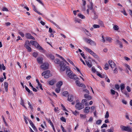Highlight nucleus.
I'll use <instances>...</instances> for the list:
<instances>
[{"label":"nucleus","instance_id":"0e129e2a","mask_svg":"<svg viewBox=\"0 0 132 132\" xmlns=\"http://www.w3.org/2000/svg\"><path fill=\"white\" fill-rule=\"evenodd\" d=\"M112 129H113V128H112V129H111H111H108L107 130V131L108 132H113V131Z\"/></svg>","mask_w":132,"mask_h":132},{"label":"nucleus","instance_id":"2f4dec72","mask_svg":"<svg viewBox=\"0 0 132 132\" xmlns=\"http://www.w3.org/2000/svg\"><path fill=\"white\" fill-rule=\"evenodd\" d=\"M102 122V120H101L99 119L96 121V124L98 125H100Z\"/></svg>","mask_w":132,"mask_h":132},{"label":"nucleus","instance_id":"5fc2aeb1","mask_svg":"<svg viewBox=\"0 0 132 132\" xmlns=\"http://www.w3.org/2000/svg\"><path fill=\"white\" fill-rule=\"evenodd\" d=\"M61 106L62 107V109L68 112L67 109L65 108V106H64L63 105V104H61Z\"/></svg>","mask_w":132,"mask_h":132},{"label":"nucleus","instance_id":"4c0bfd02","mask_svg":"<svg viewBox=\"0 0 132 132\" xmlns=\"http://www.w3.org/2000/svg\"><path fill=\"white\" fill-rule=\"evenodd\" d=\"M93 12L94 13V16L93 18V19L94 20H95L97 18V15L96 13V12L95 11H94Z\"/></svg>","mask_w":132,"mask_h":132},{"label":"nucleus","instance_id":"69168bd1","mask_svg":"<svg viewBox=\"0 0 132 132\" xmlns=\"http://www.w3.org/2000/svg\"><path fill=\"white\" fill-rule=\"evenodd\" d=\"M61 127L62 130L63 131V132H67V131L66 130H65L64 128V127H63V126L62 125H61Z\"/></svg>","mask_w":132,"mask_h":132},{"label":"nucleus","instance_id":"aec40b11","mask_svg":"<svg viewBox=\"0 0 132 132\" xmlns=\"http://www.w3.org/2000/svg\"><path fill=\"white\" fill-rule=\"evenodd\" d=\"M90 109L89 107H86L84 109V112L85 113H87L89 112V110Z\"/></svg>","mask_w":132,"mask_h":132},{"label":"nucleus","instance_id":"e2e57ef3","mask_svg":"<svg viewBox=\"0 0 132 132\" xmlns=\"http://www.w3.org/2000/svg\"><path fill=\"white\" fill-rule=\"evenodd\" d=\"M60 58L63 60L65 62L68 64V63L67 61L63 58V57L62 56H60Z\"/></svg>","mask_w":132,"mask_h":132},{"label":"nucleus","instance_id":"774afa93","mask_svg":"<svg viewBox=\"0 0 132 132\" xmlns=\"http://www.w3.org/2000/svg\"><path fill=\"white\" fill-rule=\"evenodd\" d=\"M5 25L7 26H10L11 24V23L9 22H6L5 23Z\"/></svg>","mask_w":132,"mask_h":132},{"label":"nucleus","instance_id":"864d4df0","mask_svg":"<svg viewBox=\"0 0 132 132\" xmlns=\"http://www.w3.org/2000/svg\"><path fill=\"white\" fill-rule=\"evenodd\" d=\"M111 94L112 95L114 94L116 92L113 89H111Z\"/></svg>","mask_w":132,"mask_h":132},{"label":"nucleus","instance_id":"bb28decb","mask_svg":"<svg viewBox=\"0 0 132 132\" xmlns=\"http://www.w3.org/2000/svg\"><path fill=\"white\" fill-rule=\"evenodd\" d=\"M90 6H88V9L90 10H92L93 8V3L92 2H90Z\"/></svg>","mask_w":132,"mask_h":132},{"label":"nucleus","instance_id":"f704fd0d","mask_svg":"<svg viewBox=\"0 0 132 132\" xmlns=\"http://www.w3.org/2000/svg\"><path fill=\"white\" fill-rule=\"evenodd\" d=\"M109 117V112L107 111L106 112L105 114V118L106 119H108Z\"/></svg>","mask_w":132,"mask_h":132},{"label":"nucleus","instance_id":"09e8293b","mask_svg":"<svg viewBox=\"0 0 132 132\" xmlns=\"http://www.w3.org/2000/svg\"><path fill=\"white\" fill-rule=\"evenodd\" d=\"M125 65L126 67L130 71L131 70L130 67V66L129 65L127 64H125Z\"/></svg>","mask_w":132,"mask_h":132},{"label":"nucleus","instance_id":"f8f14e48","mask_svg":"<svg viewBox=\"0 0 132 132\" xmlns=\"http://www.w3.org/2000/svg\"><path fill=\"white\" fill-rule=\"evenodd\" d=\"M86 51H87L91 54L93 55L94 52L93 51L91 50L88 48L87 47H85L84 48Z\"/></svg>","mask_w":132,"mask_h":132},{"label":"nucleus","instance_id":"37998d69","mask_svg":"<svg viewBox=\"0 0 132 132\" xmlns=\"http://www.w3.org/2000/svg\"><path fill=\"white\" fill-rule=\"evenodd\" d=\"M60 120L61 121H62L65 122H66V121L65 118L62 116L60 118Z\"/></svg>","mask_w":132,"mask_h":132},{"label":"nucleus","instance_id":"bf43d9fd","mask_svg":"<svg viewBox=\"0 0 132 132\" xmlns=\"http://www.w3.org/2000/svg\"><path fill=\"white\" fill-rule=\"evenodd\" d=\"M67 60L69 62V63L70 64H71L72 65H73L74 64L73 62L72 61H71V60H70L69 59H67Z\"/></svg>","mask_w":132,"mask_h":132},{"label":"nucleus","instance_id":"39448f33","mask_svg":"<svg viewBox=\"0 0 132 132\" xmlns=\"http://www.w3.org/2000/svg\"><path fill=\"white\" fill-rule=\"evenodd\" d=\"M67 73L69 77L71 79H73L75 80L79 79L77 77L76 75L72 74V72L70 70V71H69L68 73Z\"/></svg>","mask_w":132,"mask_h":132},{"label":"nucleus","instance_id":"2eb2a0df","mask_svg":"<svg viewBox=\"0 0 132 132\" xmlns=\"http://www.w3.org/2000/svg\"><path fill=\"white\" fill-rule=\"evenodd\" d=\"M56 81L55 79H52L49 82V84L51 85H53L55 82Z\"/></svg>","mask_w":132,"mask_h":132},{"label":"nucleus","instance_id":"4be33fe9","mask_svg":"<svg viewBox=\"0 0 132 132\" xmlns=\"http://www.w3.org/2000/svg\"><path fill=\"white\" fill-rule=\"evenodd\" d=\"M37 60L39 63H42L43 62V59L42 57H38L37 59Z\"/></svg>","mask_w":132,"mask_h":132},{"label":"nucleus","instance_id":"20e7f679","mask_svg":"<svg viewBox=\"0 0 132 132\" xmlns=\"http://www.w3.org/2000/svg\"><path fill=\"white\" fill-rule=\"evenodd\" d=\"M76 104L75 106L76 108L78 110H80L84 108V105L79 102V101L77 100L76 101Z\"/></svg>","mask_w":132,"mask_h":132},{"label":"nucleus","instance_id":"dca6fc26","mask_svg":"<svg viewBox=\"0 0 132 132\" xmlns=\"http://www.w3.org/2000/svg\"><path fill=\"white\" fill-rule=\"evenodd\" d=\"M85 97L88 100H90L92 99V97L90 96L87 94H85L84 95Z\"/></svg>","mask_w":132,"mask_h":132},{"label":"nucleus","instance_id":"7ed1b4c3","mask_svg":"<svg viewBox=\"0 0 132 132\" xmlns=\"http://www.w3.org/2000/svg\"><path fill=\"white\" fill-rule=\"evenodd\" d=\"M120 127L121 130L122 131H127L128 132H132V127H131L130 126H121Z\"/></svg>","mask_w":132,"mask_h":132},{"label":"nucleus","instance_id":"b1692460","mask_svg":"<svg viewBox=\"0 0 132 132\" xmlns=\"http://www.w3.org/2000/svg\"><path fill=\"white\" fill-rule=\"evenodd\" d=\"M27 102L28 104L29 105V108H30L32 111L34 109L33 106L31 105L29 101H28Z\"/></svg>","mask_w":132,"mask_h":132},{"label":"nucleus","instance_id":"c9c22d12","mask_svg":"<svg viewBox=\"0 0 132 132\" xmlns=\"http://www.w3.org/2000/svg\"><path fill=\"white\" fill-rule=\"evenodd\" d=\"M82 103L83 104H84L85 105H87V100L86 99H83L82 101Z\"/></svg>","mask_w":132,"mask_h":132},{"label":"nucleus","instance_id":"c03bdc74","mask_svg":"<svg viewBox=\"0 0 132 132\" xmlns=\"http://www.w3.org/2000/svg\"><path fill=\"white\" fill-rule=\"evenodd\" d=\"M93 28H98L100 27V26L98 25L94 24L93 26Z\"/></svg>","mask_w":132,"mask_h":132},{"label":"nucleus","instance_id":"3c124183","mask_svg":"<svg viewBox=\"0 0 132 132\" xmlns=\"http://www.w3.org/2000/svg\"><path fill=\"white\" fill-rule=\"evenodd\" d=\"M107 126V125L105 123H104L103 124V125L101 126V128H102L104 127H106Z\"/></svg>","mask_w":132,"mask_h":132},{"label":"nucleus","instance_id":"393cba45","mask_svg":"<svg viewBox=\"0 0 132 132\" xmlns=\"http://www.w3.org/2000/svg\"><path fill=\"white\" fill-rule=\"evenodd\" d=\"M24 87L25 88L26 90L29 93L31 94L32 93V91H31L25 85Z\"/></svg>","mask_w":132,"mask_h":132},{"label":"nucleus","instance_id":"ddd939ff","mask_svg":"<svg viewBox=\"0 0 132 132\" xmlns=\"http://www.w3.org/2000/svg\"><path fill=\"white\" fill-rule=\"evenodd\" d=\"M4 86L5 91L6 92H7L8 90V82H5L4 83Z\"/></svg>","mask_w":132,"mask_h":132},{"label":"nucleus","instance_id":"6ab92c4d","mask_svg":"<svg viewBox=\"0 0 132 132\" xmlns=\"http://www.w3.org/2000/svg\"><path fill=\"white\" fill-rule=\"evenodd\" d=\"M120 89L121 92H122L125 88V85L123 84H122L120 85Z\"/></svg>","mask_w":132,"mask_h":132},{"label":"nucleus","instance_id":"cd10ccee","mask_svg":"<svg viewBox=\"0 0 132 132\" xmlns=\"http://www.w3.org/2000/svg\"><path fill=\"white\" fill-rule=\"evenodd\" d=\"M78 16L81 19H85V17L83 15H82L81 14H78Z\"/></svg>","mask_w":132,"mask_h":132},{"label":"nucleus","instance_id":"a19ab883","mask_svg":"<svg viewBox=\"0 0 132 132\" xmlns=\"http://www.w3.org/2000/svg\"><path fill=\"white\" fill-rule=\"evenodd\" d=\"M104 69L105 70H107L109 69V65L108 63H106L104 66Z\"/></svg>","mask_w":132,"mask_h":132},{"label":"nucleus","instance_id":"f03ea898","mask_svg":"<svg viewBox=\"0 0 132 132\" xmlns=\"http://www.w3.org/2000/svg\"><path fill=\"white\" fill-rule=\"evenodd\" d=\"M60 70L62 71H64L66 69V73H68L69 71H70V68L69 66H66V64L63 61H60Z\"/></svg>","mask_w":132,"mask_h":132},{"label":"nucleus","instance_id":"603ef678","mask_svg":"<svg viewBox=\"0 0 132 132\" xmlns=\"http://www.w3.org/2000/svg\"><path fill=\"white\" fill-rule=\"evenodd\" d=\"M115 87L117 90H119L120 88V87L118 84L115 85Z\"/></svg>","mask_w":132,"mask_h":132},{"label":"nucleus","instance_id":"13d9d810","mask_svg":"<svg viewBox=\"0 0 132 132\" xmlns=\"http://www.w3.org/2000/svg\"><path fill=\"white\" fill-rule=\"evenodd\" d=\"M80 116L82 118H85L86 117V115H83L82 114H80Z\"/></svg>","mask_w":132,"mask_h":132},{"label":"nucleus","instance_id":"f3484780","mask_svg":"<svg viewBox=\"0 0 132 132\" xmlns=\"http://www.w3.org/2000/svg\"><path fill=\"white\" fill-rule=\"evenodd\" d=\"M76 83L77 85L79 87H82L84 85V84H81L80 82L78 81L77 80L76 81Z\"/></svg>","mask_w":132,"mask_h":132},{"label":"nucleus","instance_id":"a18cd8bd","mask_svg":"<svg viewBox=\"0 0 132 132\" xmlns=\"http://www.w3.org/2000/svg\"><path fill=\"white\" fill-rule=\"evenodd\" d=\"M61 90L60 88H57L55 90V91L57 93H59Z\"/></svg>","mask_w":132,"mask_h":132},{"label":"nucleus","instance_id":"72a5a7b5","mask_svg":"<svg viewBox=\"0 0 132 132\" xmlns=\"http://www.w3.org/2000/svg\"><path fill=\"white\" fill-rule=\"evenodd\" d=\"M120 12L125 15H127V13H126L125 11V9L124 8L123 9V11H121Z\"/></svg>","mask_w":132,"mask_h":132},{"label":"nucleus","instance_id":"a878e982","mask_svg":"<svg viewBox=\"0 0 132 132\" xmlns=\"http://www.w3.org/2000/svg\"><path fill=\"white\" fill-rule=\"evenodd\" d=\"M47 20L48 21H50V22H51V23H52L54 25L56 26V27H57V28H59V26L58 25H57V24H56L54 22H53V21H51V20H50V19H47Z\"/></svg>","mask_w":132,"mask_h":132},{"label":"nucleus","instance_id":"1a4fd4ad","mask_svg":"<svg viewBox=\"0 0 132 132\" xmlns=\"http://www.w3.org/2000/svg\"><path fill=\"white\" fill-rule=\"evenodd\" d=\"M25 37L26 38L28 39H31L33 40H35V38L31 34L29 33H27L25 34Z\"/></svg>","mask_w":132,"mask_h":132},{"label":"nucleus","instance_id":"4468645a","mask_svg":"<svg viewBox=\"0 0 132 132\" xmlns=\"http://www.w3.org/2000/svg\"><path fill=\"white\" fill-rule=\"evenodd\" d=\"M68 100L70 102H72L73 100V96L72 95H69L68 96Z\"/></svg>","mask_w":132,"mask_h":132},{"label":"nucleus","instance_id":"680f3d73","mask_svg":"<svg viewBox=\"0 0 132 132\" xmlns=\"http://www.w3.org/2000/svg\"><path fill=\"white\" fill-rule=\"evenodd\" d=\"M19 34L22 37H23L24 36V34L22 32H19Z\"/></svg>","mask_w":132,"mask_h":132},{"label":"nucleus","instance_id":"de8ad7c7","mask_svg":"<svg viewBox=\"0 0 132 132\" xmlns=\"http://www.w3.org/2000/svg\"><path fill=\"white\" fill-rule=\"evenodd\" d=\"M93 56L96 58H98V56L95 53H94L92 55Z\"/></svg>","mask_w":132,"mask_h":132},{"label":"nucleus","instance_id":"49530a36","mask_svg":"<svg viewBox=\"0 0 132 132\" xmlns=\"http://www.w3.org/2000/svg\"><path fill=\"white\" fill-rule=\"evenodd\" d=\"M27 119L29 121L30 124L31 126H33V125H34V124L32 122L31 120L29 119Z\"/></svg>","mask_w":132,"mask_h":132},{"label":"nucleus","instance_id":"052dcab7","mask_svg":"<svg viewBox=\"0 0 132 132\" xmlns=\"http://www.w3.org/2000/svg\"><path fill=\"white\" fill-rule=\"evenodd\" d=\"M2 10L3 11H8L9 10L7 9L5 7H4L3 8Z\"/></svg>","mask_w":132,"mask_h":132},{"label":"nucleus","instance_id":"e433bc0d","mask_svg":"<svg viewBox=\"0 0 132 132\" xmlns=\"http://www.w3.org/2000/svg\"><path fill=\"white\" fill-rule=\"evenodd\" d=\"M55 62L57 64H60V61L59 59H56L54 60Z\"/></svg>","mask_w":132,"mask_h":132},{"label":"nucleus","instance_id":"ea45409f","mask_svg":"<svg viewBox=\"0 0 132 132\" xmlns=\"http://www.w3.org/2000/svg\"><path fill=\"white\" fill-rule=\"evenodd\" d=\"M72 113L75 116H77L79 113V112L76 110H75L74 111H72Z\"/></svg>","mask_w":132,"mask_h":132},{"label":"nucleus","instance_id":"4d7b16f0","mask_svg":"<svg viewBox=\"0 0 132 132\" xmlns=\"http://www.w3.org/2000/svg\"><path fill=\"white\" fill-rule=\"evenodd\" d=\"M46 120H47L48 122L50 124V123H51L52 122V121H51V120H50V119H48V118H46Z\"/></svg>","mask_w":132,"mask_h":132},{"label":"nucleus","instance_id":"c756f323","mask_svg":"<svg viewBox=\"0 0 132 132\" xmlns=\"http://www.w3.org/2000/svg\"><path fill=\"white\" fill-rule=\"evenodd\" d=\"M106 40L110 42H112V38L110 37H106L105 38Z\"/></svg>","mask_w":132,"mask_h":132},{"label":"nucleus","instance_id":"f257e3e1","mask_svg":"<svg viewBox=\"0 0 132 132\" xmlns=\"http://www.w3.org/2000/svg\"><path fill=\"white\" fill-rule=\"evenodd\" d=\"M30 43L32 45H34L37 48L40 50H43V49L35 41L31 40L30 42L28 40L26 41L24 43V47L28 50V51L29 52H31L32 50L31 48L30 47Z\"/></svg>","mask_w":132,"mask_h":132},{"label":"nucleus","instance_id":"473e14b6","mask_svg":"<svg viewBox=\"0 0 132 132\" xmlns=\"http://www.w3.org/2000/svg\"><path fill=\"white\" fill-rule=\"evenodd\" d=\"M86 63L87 66L89 68H90L92 66V64L91 63H90L89 62L87 61H85Z\"/></svg>","mask_w":132,"mask_h":132},{"label":"nucleus","instance_id":"9d476101","mask_svg":"<svg viewBox=\"0 0 132 132\" xmlns=\"http://www.w3.org/2000/svg\"><path fill=\"white\" fill-rule=\"evenodd\" d=\"M83 30L85 32L86 34L88 36L90 37L92 36L91 34L90 33L88 30H87L86 29L84 28H83Z\"/></svg>","mask_w":132,"mask_h":132},{"label":"nucleus","instance_id":"5701e85b","mask_svg":"<svg viewBox=\"0 0 132 132\" xmlns=\"http://www.w3.org/2000/svg\"><path fill=\"white\" fill-rule=\"evenodd\" d=\"M122 93L125 94L127 97H129V95L128 93L126 91V90H124L122 92H121Z\"/></svg>","mask_w":132,"mask_h":132},{"label":"nucleus","instance_id":"0eeeda50","mask_svg":"<svg viewBox=\"0 0 132 132\" xmlns=\"http://www.w3.org/2000/svg\"><path fill=\"white\" fill-rule=\"evenodd\" d=\"M48 63H43L40 67L42 69L45 70L48 69Z\"/></svg>","mask_w":132,"mask_h":132},{"label":"nucleus","instance_id":"8fccbe9b","mask_svg":"<svg viewBox=\"0 0 132 132\" xmlns=\"http://www.w3.org/2000/svg\"><path fill=\"white\" fill-rule=\"evenodd\" d=\"M126 89L128 92H131V88L129 86H127L126 87Z\"/></svg>","mask_w":132,"mask_h":132},{"label":"nucleus","instance_id":"6e6d98bb","mask_svg":"<svg viewBox=\"0 0 132 132\" xmlns=\"http://www.w3.org/2000/svg\"><path fill=\"white\" fill-rule=\"evenodd\" d=\"M96 74H97V75L98 76H99L101 78H102L103 77L102 75L100 73H99L98 71L96 72Z\"/></svg>","mask_w":132,"mask_h":132},{"label":"nucleus","instance_id":"c85d7f7f","mask_svg":"<svg viewBox=\"0 0 132 132\" xmlns=\"http://www.w3.org/2000/svg\"><path fill=\"white\" fill-rule=\"evenodd\" d=\"M20 104L23 106L26 109H27V108L24 105V101L21 99V102L20 103Z\"/></svg>","mask_w":132,"mask_h":132},{"label":"nucleus","instance_id":"338daca9","mask_svg":"<svg viewBox=\"0 0 132 132\" xmlns=\"http://www.w3.org/2000/svg\"><path fill=\"white\" fill-rule=\"evenodd\" d=\"M122 102L123 104H127V102L124 100H122Z\"/></svg>","mask_w":132,"mask_h":132},{"label":"nucleus","instance_id":"6e6552de","mask_svg":"<svg viewBox=\"0 0 132 132\" xmlns=\"http://www.w3.org/2000/svg\"><path fill=\"white\" fill-rule=\"evenodd\" d=\"M109 63L110 66L112 68L116 67V65L114 62L112 60H110L109 61Z\"/></svg>","mask_w":132,"mask_h":132},{"label":"nucleus","instance_id":"a211bd4d","mask_svg":"<svg viewBox=\"0 0 132 132\" xmlns=\"http://www.w3.org/2000/svg\"><path fill=\"white\" fill-rule=\"evenodd\" d=\"M5 67L4 66L3 63L0 64V70L2 71V69L3 70H5Z\"/></svg>","mask_w":132,"mask_h":132},{"label":"nucleus","instance_id":"7c9ffc66","mask_svg":"<svg viewBox=\"0 0 132 132\" xmlns=\"http://www.w3.org/2000/svg\"><path fill=\"white\" fill-rule=\"evenodd\" d=\"M63 95L65 96H68V95H69L68 92L67 91H65L63 92Z\"/></svg>","mask_w":132,"mask_h":132},{"label":"nucleus","instance_id":"9b49d317","mask_svg":"<svg viewBox=\"0 0 132 132\" xmlns=\"http://www.w3.org/2000/svg\"><path fill=\"white\" fill-rule=\"evenodd\" d=\"M63 82L61 81H59L56 84L57 88H61V86L63 85Z\"/></svg>","mask_w":132,"mask_h":132},{"label":"nucleus","instance_id":"79ce46f5","mask_svg":"<svg viewBox=\"0 0 132 132\" xmlns=\"http://www.w3.org/2000/svg\"><path fill=\"white\" fill-rule=\"evenodd\" d=\"M113 28L114 30H118L119 29L118 26L116 25L114 26L113 27Z\"/></svg>","mask_w":132,"mask_h":132},{"label":"nucleus","instance_id":"58836bf2","mask_svg":"<svg viewBox=\"0 0 132 132\" xmlns=\"http://www.w3.org/2000/svg\"><path fill=\"white\" fill-rule=\"evenodd\" d=\"M38 55V53L36 52H34L32 53L33 56L35 58L37 57Z\"/></svg>","mask_w":132,"mask_h":132},{"label":"nucleus","instance_id":"423d86ee","mask_svg":"<svg viewBox=\"0 0 132 132\" xmlns=\"http://www.w3.org/2000/svg\"><path fill=\"white\" fill-rule=\"evenodd\" d=\"M84 39L85 42L88 43H89L91 45L95 46L96 45V43L95 42L90 39H89L86 38H84Z\"/></svg>","mask_w":132,"mask_h":132},{"label":"nucleus","instance_id":"412c9836","mask_svg":"<svg viewBox=\"0 0 132 132\" xmlns=\"http://www.w3.org/2000/svg\"><path fill=\"white\" fill-rule=\"evenodd\" d=\"M47 56L48 57L50 58L51 60H53L55 59V57L52 55L51 54H49L47 55Z\"/></svg>","mask_w":132,"mask_h":132}]
</instances>
